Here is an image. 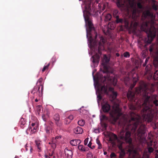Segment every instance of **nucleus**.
Segmentation results:
<instances>
[{"label":"nucleus","mask_w":158,"mask_h":158,"mask_svg":"<svg viewBox=\"0 0 158 158\" xmlns=\"http://www.w3.org/2000/svg\"><path fill=\"white\" fill-rule=\"evenodd\" d=\"M135 70H132L128 73V77L124 79V82L127 86L130 83V77L133 78V83L130 85L127 94L128 100L132 102H137L135 94L142 96L144 98L143 103L142 104L143 108L140 111V115L138 114L141 117L143 121L151 122L153 120L154 116V111L152 108V106H150L149 104H153L156 106H158L157 96L156 94H151L150 96L148 95V94L153 93L155 90L153 86L149 87L145 82L141 81L140 82V86L135 88V91L133 88L135 85L138 80V75L135 73Z\"/></svg>","instance_id":"obj_1"},{"label":"nucleus","mask_w":158,"mask_h":158,"mask_svg":"<svg viewBox=\"0 0 158 158\" xmlns=\"http://www.w3.org/2000/svg\"><path fill=\"white\" fill-rule=\"evenodd\" d=\"M129 118L125 119L126 122L124 127H126V129L121 131L119 136L121 139L131 145L132 139L131 132L129 131L131 130L132 132L134 133L138 139L141 140L145 138L146 128L145 124L143 123L144 121L140 115L132 111L129 113Z\"/></svg>","instance_id":"obj_2"},{"label":"nucleus","mask_w":158,"mask_h":158,"mask_svg":"<svg viewBox=\"0 0 158 158\" xmlns=\"http://www.w3.org/2000/svg\"><path fill=\"white\" fill-rule=\"evenodd\" d=\"M146 19H148V20L143 22L140 29L147 35L148 37L145 40V42L150 44L156 36V32L158 36V29L155 27L154 25L155 16L149 10L145 11L142 14V20H144Z\"/></svg>","instance_id":"obj_3"},{"label":"nucleus","mask_w":158,"mask_h":158,"mask_svg":"<svg viewBox=\"0 0 158 158\" xmlns=\"http://www.w3.org/2000/svg\"><path fill=\"white\" fill-rule=\"evenodd\" d=\"M91 2H89L85 4V10L83 11V16L86 24L88 26V27L86 29L87 37H88V34L90 35V37L88 38V41L91 47L95 49L97 48L98 43L96 40L97 37V33L95 32V37L94 39L92 38L90 33L91 31L94 30L93 24L89 17L91 15L90 12H91Z\"/></svg>","instance_id":"obj_4"},{"label":"nucleus","mask_w":158,"mask_h":158,"mask_svg":"<svg viewBox=\"0 0 158 158\" xmlns=\"http://www.w3.org/2000/svg\"><path fill=\"white\" fill-rule=\"evenodd\" d=\"M117 94L116 92H112V97L114 100L113 105L112 106L113 110L111 111L110 114L112 118L113 119L114 123L116 122L119 117L122 115L121 109L119 107V104L120 101L118 100H114L117 97Z\"/></svg>","instance_id":"obj_5"},{"label":"nucleus","mask_w":158,"mask_h":158,"mask_svg":"<svg viewBox=\"0 0 158 158\" xmlns=\"http://www.w3.org/2000/svg\"><path fill=\"white\" fill-rule=\"evenodd\" d=\"M116 5L121 10L130 7L132 10V14L134 15H136L138 11L134 0H117Z\"/></svg>","instance_id":"obj_6"},{"label":"nucleus","mask_w":158,"mask_h":158,"mask_svg":"<svg viewBox=\"0 0 158 158\" xmlns=\"http://www.w3.org/2000/svg\"><path fill=\"white\" fill-rule=\"evenodd\" d=\"M96 85H97L98 88L97 91L98 92L97 98L98 100H100L102 99V94H108L107 87L105 86V85L101 86L98 81L96 82Z\"/></svg>","instance_id":"obj_7"},{"label":"nucleus","mask_w":158,"mask_h":158,"mask_svg":"<svg viewBox=\"0 0 158 158\" xmlns=\"http://www.w3.org/2000/svg\"><path fill=\"white\" fill-rule=\"evenodd\" d=\"M110 61L109 59L107 56L106 55H104L103 59L102 64L103 66L104 69V72L108 73L109 72L108 67L107 66V64Z\"/></svg>","instance_id":"obj_8"},{"label":"nucleus","mask_w":158,"mask_h":158,"mask_svg":"<svg viewBox=\"0 0 158 158\" xmlns=\"http://www.w3.org/2000/svg\"><path fill=\"white\" fill-rule=\"evenodd\" d=\"M106 42V39H105L103 37L100 38V41L98 44V53L99 54L101 55V51L104 49V44Z\"/></svg>","instance_id":"obj_9"},{"label":"nucleus","mask_w":158,"mask_h":158,"mask_svg":"<svg viewBox=\"0 0 158 158\" xmlns=\"http://www.w3.org/2000/svg\"><path fill=\"white\" fill-rule=\"evenodd\" d=\"M53 118L57 126L60 127L62 126V124L60 120V116L58 114L56 113L54 114L53 116Z\"/></svg>","instance_id":"obj_10"},{"label":"nucleus","mask_w":158,"mask_h":158,"mask_svg":"<svg viewBox=\"0 0 158 158\" xmlns=\"http://www.w3.org/2000/svg\"><path fill=\"white\" fill-rule=\"evenodd\" d=\"M102 109L104 113H107L111 110V106L108 102H105L102 105Z\"/></svg>","instance_id":"obj_11"},{"label":"nucleus","mask_w":158,"mask_h":158,"mask_svg":"<svg viewBox=\"0 0 158 158\" xmlns=\"http://www.w3.org/2000/svg\"><path fill=\"white\" fill-rule=\"evenodd\" d=\"M100 56L99 54L96 53L92 57L91 60L93 63H98L100 59Z\"/></svg>","instance_id":"obj_12"},{"label":"nucleus","mask_w":158,"mask_h":158,"mask_svg":"<svg viewBox=\"0 0 158 158\" xmlns=\"http://www.w3.org/2000/svg\"><path fill=\"white\" fill-rule=\"evenodd\" d=\"M107 79L111 84L114 86H115L117 84V80L114 77H109Z\"/></svg>","instance_id":"obj_13"},{"label":"nucleus","mask_w":158,"mask_h":158,"mask_svg":"<svg viewBox=\"0 0 158 158\" xmlns=\"http://www.w3.org/2000/svg\"><path fill=\"white\" fill-rule=\"evenodd\" d=\"M65 155L67 157H72L73 153L72 151L70 150H68L67 148H66L64 150Z\"/></svg>","instance_id":"obj_14"},{"label":"nucleus","mask_w":158,"mask_h":158,"mask_svg":"<svg viewBox=\"0 0 158 158\" xmlns=\"http://www.w3.org/2000/svg\"><path fill=\"white\" fill-rule=\"evenodd\" d=\"M73 131L76 134H81L83 132V130L81 127H77L74 129Z\"/></svg>","instance_id":"obj_15"},{"label":"nucleus","mask_w":158,"mask_h":158,"mask_svg":"<svg viewBox=\"0 0 158 158\" xmlns=\"http://www.w3.org/2000/svg\"><path fill=\"white\" fill-rule=\"evenodd\" d=\"M81 142V141L79 139H73L70 141V143L73 146H76L79 144Z\"/></svg>","instance_id":"obj_16"},{"label":"nucleus","mask_w":158,"mask_h":158,"mask_svg":"<svg viewBox=\"0 0 158 158\" xmlns=\"http://www.w3.org/2000/svg\"><path fill=\"white\" fill-rule=\"evenodd\" d=\"M152 7L153 9L155 10H158V2L155 1L154 0H152Z\"/></svg>","instance_id":"obj_17"},{"label":"nucleus","mask_w":158,"mask_h":158,"mask_svg":"<svg viewBox=\"0 0 158 158\" xmlns=\"http://www.w3.org/2000/svg\"><path fill=\"white\" fill-rule=\"evenodd\" d=\"M19 124L21 127L23 129L26 127V124L25 120L23 118L20 119L19 122Z\"/></svg>","instance_id":"obj_18"},{"label":"nucleus","mask_w":158,"mask_h":158,"mask_svg":"<svg viewBox=\"0 0 158 158\" xmlns=\"http://www.w3.org/2000/svg\"><path fill=\"white\" fill-rule=\"evenodd\" d=\"M35 146L37 147L38 149L39 150L38 151L40 152L41 150L42 144L41 142L39 140H35Z\"/></svg>","instance_id":"obj_19"},{"label":"nucleus","mask_w":158,"mask_h":158,"mask_svg":"<svg viewBox=\"0 0 158 158\" xmlns=\"http://www.w3.org/2000/svg\"><path fill=\"white\" fill-rule=\"evenodd\" d=\"M78 149L82 152L87 151L89 148H85L83 145H79L78 147Z\"/></svg>","instance_id":"obj_20"},{"label":"nucleus","mask_w":158,"mask_h":158,"mask_svg":"<svg viewBox=\"0 0 158 158\" xmlns=\"http://www.w3.org/2000/svg\"><path fill=\"white\" fill-rule=\"evenodd\" d=\"M115 27L114 22H112L109 23L108 25V27L109 29L110 30H113Z\"/></svg>","instance_id":"obj_21"},{"label":"nucleus","mask_w":158,"mask_h":158,"mask_svg":"<svg viewBox=\"0 0 158 158\" xmlns=\"http://www.w3.org/2000/svg\"><path fill=\"white\" fill-rule=\"evenodd\" d=\"M43 82V79L42 78H40L38 80V82L36 83V85L37 86H40L41 87V90H42L44 89V86L42 83Z\"/></svg>","instance_id":"obj_22"},{"label":"nucleus","mask_w":158,"mask_h":158,"mask_svg":"<svg viewBox=\"0 0 158 158\" xmlns=\"http://www.w3.org/2000/svg\"><path fill=\"white\" fill-rule=\"evenodd\" d=\"M153 64L155 67H158V56H156L154 58Z\"/></svg>","instance_id":"obj_23"},{"label":"nucleus","mask_w":158,"mask_h":158,"mask_svg":"<svg viewBox=\"0 0 158 158\" xmlns=\"http://www.w3.org/2000/svg\"><path fill=\"white\" fill-rule=\"evenodd\" d=\"M111 18V15L110 14H108L105 16V21L106 22L110 21Z\"/></svg>","instance_id":"obj_24"},{"label":"nucleus","mask_w":158,"mask_h":158,"mask_svg":"<svg viewBox=\"0 0 158 158\" xmlns=\"http://www.w3.org/2000/svg\"><path fill=\"white\" fill-rule=\"evenodd\" d=\"M78 124L81 126H84L85 124V121L83 119H81L79 120L77 122Z\"/></svg>","instance_id":"obj_25"},{"label":"nucleus","mask_w":158,"mask_h":158,"mask_svg":"<svg viewBox=\"0 0 158 158\" xmlns=\"http://www.w3.org/2000/svg\"><path fill=\"white\" fill-rule=\"evenodd\" d=\"M113 16L115 18L118 17V10H114L113 11Z\"/></svg>","instance_id":"obj_26"},{"label":"nucleus","mask_w":158,"mask_h":158,"mask_svg":"<svg viewBox=\"0 0 158 158\" xmlns=\"http://www.w3.org/2000/svg\"><path fill=\"white\" fill-rule=\"evenodd\" d=\"M126 153L124 150H121L119 153V158H124Z\"/></svg>","instance_id":"obj_27"},{"label":"nucleus","mask_w":158,"mask_h":158,"mask_svg":"<svg viewBox=\"0 0 158 158\" xmlns=\"http://www.w3.org/2000/svg\"><path fill=\"white\" fill-rule=\"evenodd\" d=\"M116 18V23H122L124 22V21L122 19L119 18V17H117Z\"/></svg>","instance_id":"obj_28"},{"label":"nucleus","mask_w":158,"mask_h":158,"mask_svg":"<svg viewBox=\"0 0 158 158\" xmlns=\"http://www.w3.org/2000/svg\"><path fill=\"white\" fill-rule=\"evenodd\" d=\"M153 79L155 80H158V70L156 71L153 75Z\"/></svg>","instance_id":"obj_29"},{"label":"nucleus","mask_w":158,"mask_h":158,"mask_svg":"<svg viewBox=\"0 0 158 158\" xmlns=\"http://www.w3.org/2000/svg\"><path fill=\"white\" fill-rule=\"evenodd\" d=\"M43 90V89L41 90V87L40 86H38V93L39 96H40L42 95Z\"/></svg>","instance_id":"obj_30"},{"label":"nucleus","mask_w":158,"mask_h":158,"mask_svg":"<svg viewBox=\"0 0 158 158\" xmlns=\"http://www.w3.org/2000/svg\"><path fill=\"white\" fill-rule=\"evenodd\" d=\"M117 139V137L116 135L113 134L112 135V136L110 137V141H113L114 140H116Z\"/></svg>","instance_id":"obj_31"},{"label":"nucleus","mask_w":158,"mask_h":158,"mask_svg":"<svg viewBox=\"0 0 158 158\" xmlns=\"http://www.w3.org/2000/svg\"><path fill=\"white\" fill-rule=\"evenodd\" d=\"M37 93H38V86L36 85L35 86L33 89L32 90L31 93L32 94H34Z\"/></svg>","instance_id":"obj_32"},{"label":"nucleus","mask_w":158,"mask_h":158,"mask_svg":"<svg viewBox=\"0 0 158 158\" xmlns=\"http://www.w3.org/2000/svg\"><path fill=\"white\" fill-rule=\"evenodd\" d=\"M96 143L98 145V148L99 149H101L102 148V145L98 138L96 139Z\"/></svg>","instance_id":"obj_33"},{"label":"nucleus","mask_w":158,"mask_h":158,"mask_svg":"<svg viewBox=\"0 0 158 158\" xmlns=\"http://www.w3.org/2000/svg\"><path fill=\"white\" fill-rule=\"evenodd\" d=\"M49 144L51 145V147L53 148L52 150H54L55 149L56 147V144L50 142L49 143Z\"/></svg>","instance_id":"obj_34"},{"label":"nucleus","mask_w":158,"mask_h":158,"mask_svg":"<svg viewBox=\"0 0 158 158\" xmlns=\"http://www.w3.org/2000/svg\"><path fill=\"white\" fill-rule=\"evenodd\" d=\"M37 127L36 126H35L34 127H30L29 130L32 132H35L36 131Z\"/></svg>","instance_id":"obj_35"},{"label":"nucleus","mask_w":158,"mask_h":158,"mask_svg":"<svg viewBox=\"0 0 158 158\" xmlns=\"http://www.w3.org/2000/svg\"><path fill=\"white\" fill-rule=\"evenodd\" d=\"M123 56L126 58H129L130 56V54L129 52H126L124 53Z\"/></svg>","instance_id":"obj_36"},{"label":"nucleus","mask_w":158,"mask_h":158,"mask_svg":"<svg viewBox=\"0 0 158 158\" xmlns=\"http://www.w3.org/2000/svg\"><path fill=\"white\" fill-rule=\"evenodd\" d=\"M50 129L51 127L49 126H46L45 128L46 132L48 134L50 133Z\"/></svg>","instance_id":"obj_37"},{"label":"nucleus","mask_w":158,"mask_h":158,"mask_svg":"<svg viewBox=\"0 0 158 158\" xmlns=\"http://www.w3.org/2000/svg\"><path fill=\"white\" fill-rule=\"evenodd\" d=\"M137 7L139 9H141L143 8V6L140 2H138L137 4Z\"/></svg>","instance_id":"obj_38"},{"label":"nucleus","mask_w":158,"mask_h":158,"mask_svg":"<svg viewBox=\"0 0 158 158\" xmlns=\"http://www.w3.org/2000/svg\"><path fill=\"white\" fill-rule=\"evenodd\" d=\"M49 65L50 63H48L47 65L44 66L42 70V72H44L46 69H48Z\"/></svg>","instance_id":"obj_39"},{"label":"nucleus","mask_w":158,"mask_h":158,"mask_svg":"<svg viewBox=\"0 0 158 158\" xmlns=\"http://www.w3.org/2000/svg\"><path fill=\"white\" fill-rule=\"evenodd\" d=\"M101 120H107L108 118L104 115H102L101 117Z\"/></svg>","instance_id":"obj_40"},{"label":"nucleus","mask_w":158,"mask_h":158,"mask_svg":"<svg viewBox=\"0 0 158 158\" xmlns=\"http://www.w3.org/2000/svg\"><path fill=\"white\" fill-rule=\"evenodd\" d=\"M148 153H151L152 152L154 151L153 148L151 147H149L148 148Z\"/></svg>","instance_id":"obj_41"},{"label":"nucleus","mask_w":158,"mask_h":158,"mask_svg":"<svg viewBox=\"0 0 158 158\" xmlns=\"http://www.w3.org/2000/svg\"><path fill=\"white\" fill-rule=\"evenodd\" d=\"M87 158H93V155L90 152H89L86 155Z\"/></svg>","instance_id":"obj_42"},{"label":"nucleus","mask_w":158,"mask_h":158,"mask_svg":"<svg viewBox=\"0 0 158 158\" xmlns=\"http://www.w3.org/2000/svg\"><path fill=\"white\" fill-rule=\"evenodd\" d=\"M154 46L153 44H152L150 46L149 49V51L151 52H153V49H154Z\"/></svg>","instance_id":"obj_43"},{"label":"nucleus","mask_w":158,"mask_h":158,"mask_svg":"<svg viewBox=\"0 0 158 158\" xmlns=\"http://www.w3.org/2000/svg\"><path fill=\"white\" fill-rule=\"evenodd\" d=\"M71 121L70 120H69V119L67 118H66L64 120V123L67 124H69L70 122Z\"/></svg>","instance_id":"obj_44"},{"label":"nucleus","mask_w":158,"mask_h":158,"mask_svg":"<svg viewBox=\"0 0 158 158\" xmlns=\"http://www.w3.org/2000/svg\"><path fill=\"white\" fill-rule=\"evenodd\" d=\"M149 59V57H148L146 59L144 63L143 64V67H145L146 66L147 63Z\"/></svg>","instance_id":"obj_45"},{"label":"nucleus","mask_w":158,"mask_h":158,"mask_svg":"<svg viewBox=\"0 0 158 158\" xmlns=\"http://www.w3.org/2000/svg\"><path fill=\"white\" fill-rule=\"evenodd\" d=\"M57 142V140H56L54 138H52V141L50 142L56 144Z\"/></svg>","instance_id":"obj_46"},{"label":"nucleus","mask_w":158,"mask_h":158,"mask_svg":"<svg viewBox=\"0 0 158 158\" xmlns=\"http://www.w3.org/2000/svg\"><path fill=\"white\" fill-rule=\"evenodd\" d=\"M105 86H106L107 87V89L108 88L109 91L112 92H114V88L113 87H108V86L107 85H105Z\"/></svg>","instance_id":"obj_47"},{"label":"nucleus","mask_w":158,"mask_h":158,"mask_svg":"<svg viewBox=\"0 0 158 158\" xmlns=\"http://www.w3.org/2000/svg\"><path fill=\"white\" fill-rule=\"evenodd\" d=\"M111 158L116 156V155L114 152H112L110 155Z\"/></svg>","instance_id":"obj_48"},{"label":"nucleus","mask_w":158,"mask_h":158,"mask_svg":"<svg viewBox=\"0 0 158 158\" xmlns=\"http://www.w3.org/2000/svg\"><path fill=\"white\" fill-rule=\"evenodd\" d=\"M130 109L131 110H135V107L133 105H131L129 107Z\"/></svg>","instance_id":"obj_49"},{"label":"nucleus","mask_w":158,"mask_h":158,"mask_svg":"<svg viewBox=\"0 0 158 158\" xmlns=\"http://www.w3.org/2000/svg\"><path fill=\"white\" fill-rule=\"evenodd\" d=\"M69 120H70L71 121L73 119V115H69L68 117H67Z\"/></svg>","instance_id":"obj_50"},{"label":"nucleus","mask_w":158,"mask_h":158,"mask_svg":"<svg viewBox=\"0 0 158 158\" xmlns=\"http://www.w3.org/2000/svg\"><path fill=\"white\" fill-rule=\"evenodd\" d=\"M42 118L44 121L46 122L47 121V118L44 114H43L42 115Z\"/></svg>","instance_id":"obj_51"},{"label":"nucleus","mask_w":158,"mask_h":158,"mask_svg":"<svg viewBox=\"0 0 158 158\" xmlns=\"http://www.w3.org/2000/svg\"><path fill=\"white\" fill-rule=\"evenodd\" d=\"M54 150H50V152H49V155L50 156H52L53 155V153Z\"/></svg>","instance_id":"obj_52"},{"label":"nucleus","mask_w":158,"mask_h":158,"mask_svg":"<svg viewBox=\"0 0 158 158\" xmlns=\"http://www.w3.org/2000/svg\"><path fill=\"white\" fill-rule=\"evenodd\" d=\"M89 140V138H87L85 139L84 140V144L85 145H86L87 144Z\"/></svg>","instance_id":"obj_53"},{"label":"nucleus","mask_w":158,"mask_h":158,"mask_svg":"<svg viewBox=\"0 0 158 158\" xmlns=\"http://www.w3.org/2000/svg\"><path fill=\"white\" fill-rule=\"evenodd\" d=\"M143 156H145L147 158H149V155L147 153H144L143 154Z\"/></svg>","instance_id":"obj_54"},{"label":"nucleus","mask_w":158,"mask_h":158,"mask_svg":"<svg viewBox=\"0 0 158 158\" xmlns=\"http://www.w3.org/2000/svg\"><path fill=\"white\" fill-rule=\"evenodd\" d=\"M118 148L119 150H120V151H121V150H124V149L123 148L122 146L121 145H120L119 146Z\"/></svg>","instance_id":"obj_55"},{"label":"nucleus","mask_w":158,"mask_h":158,"mask_svg":"<svg viewBox=\"0 0 158 158\" xmlns=\"http://www.w3.org/2000/svg\"><path fill=\"white\" fill-rule=\"evenodd\" d=\"M41 111V109L40 108V107H39L38 109H37V112L38 113V114L39 115L40 114V112Z\"/></svg>","instance_id":"obj_56"},{"label":"nucleus","mask_w":158,"mask_h":158,"mask_svg":"<svg viewBox=\"0 0 158 158\" xmlns=\"http://www.w3.org/2000/svg\"><path fill=\"white\" fill-rule=\"evenodd\" d=\"M54 138L57 140V139H58L59 138H61V136H56Z\"/></svg>","instance_id":"obj_57"},{"label":"nucleus","mask_w":158,"mask_h":158,"mask_svg":"<svg viewBox=\"0 0 158 158\" xmlns=\"http://www.w3.org/2000/svg\"><path fill=\"white\" fill-rule=\"evenodd\" d=\"M91 145H92V143L91 142H89V143L88 144V147H89V148H91Z\"/></svg>","instance_id":"obj_58"},{"label":"nucleus","mask_w":158,"mask_h":158,"mask_svg":"<svg viewBox=\"0 0 158 158\" xmlns=\"http://www.w3.org/2000/svg\"><path fill=\"white\" fill-rule=\"evenodd\" d=\"M35 123H32L31 124V127H35Z\"/></svg>","instance_id":"obj_59"},{"label":"nucleus","mask_w":158,"mask_h":158,"mask_svg":"<svg viewBox=\"0 0 158 158\" xmlns=\"http://www.w3.org/2000/svg\"><path fill=\"white\" fill-rule=\"evenodd\" d=\"M148 65H147L146 66V67L145 69H146L147 71H149V70H150V69H148Z\"/></svg>","instance_id":"obj_60"},{"label":"nucleus","mask_w":158,"mask_h":158,"mask_svg":"<svg viewBox=\"0 0 158 158\" xmlns=\"http://www.w3.org/2000/svg\"><path fill=\"white\" fill-rule=\"evenodd\" d=\"M103 127L105 129H106L107 127L106 124V123H104L103 124Z\"/></svg>","instance_id":"obj_61"},{"label":"nucleus","mask_w":158,"mask_h":158,"mask_svg":"<svg viewBox=\"0 0 158 158\" xmlns=\"http://www.w3.org/2000/svg\"><path fill=\"white\" fill-rule=\"evenodd\" d=\"M49 124L51 126H52L53 125V123L51 121L49 123Z\"/></svg>","instance_id":"obj_62"},{"label":"nucleus","mask_w":158,"mask_h":158,"mask_svg":"<svg viewBox=\"0 0 158 158\" xmlns=\"http://www.w3.org/2000/svg\"><path fill=\"white\" fill-rule=\"evenodd\" d=\"M33 149L32 147H30V151L31 153L32 152Z\"/></svg>","instance_id":"obj_63"},{"label":"nucleus","mask_w":158,"mask_h":158,"mask_svg":"<svg viewBox=\"0 0 158 158\" xmlns=\"http://www.w3.org/2000/svg\"><path fill=\"white\" fill-rule=\"evenodd\" d=\"M155 158H158V155L157 153L155 154Z\"/></svg>","instance_id":"obj_64"}]
</instances>
